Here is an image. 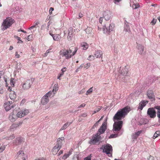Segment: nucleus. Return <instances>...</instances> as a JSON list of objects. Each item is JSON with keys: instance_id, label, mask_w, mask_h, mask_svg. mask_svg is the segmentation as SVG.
<instances>
[{"instance_id": "29", "label": "nucleus", "mask_w": 160, "mask_h": 160, "mask_svg": "<svg viewBox=\"0 0 160 160\" xmlns=\"http://www.w3.org/2000/svg\"><path fill=\"white\" fill-rule=\"evenodd\" d=\"M22 113V114L24 117L25 115H27L29 112V111L28 110L26 109H23L21 111Z\"/></svg>"}, {"instance_id": "22", "label": "nucleus", "mask_w": 160, "mask_h": 160, "mask_svg": "<svg viewBox=\"0 0 160 160\" xmlns=\"http://www.w3.org/2000/svg\"><path fill=\"white\" fill-rule=\"evenodd\" d=\"M72 122H67L66 123H65L64 125L60 129V130H62L66 129L67 127H68L71 123H72Z\"/></svg>"}, {"instance_id": "49", "label": "nucleus", "mask_w": 160, "mask_h": 160, "mask_svg": "<svg viewBox=\"0 0 160 160\" xmlns=\"http://www.w3.org/2000/svg\"><path fill=\"white\" fill-rule=\"evenodd\" d=\"M87 116V114L86 113H83L82 114L79 116V117H86Z\"/></svg>"}, {"instance_id": "35", "label": "nucleus", "mask_w": 160, "mask_h": 160, "mask_svg": "<svg viewBox=\"0 0 160 160\" xmlns=\"http://www.w3.org/2000/svg\"><path fill=\"white\" fill-rule=\"evenodd\" d=\"M129 26L127 22L125 23V25L124 26V30L127 32H128L129 30Z\"/></svg>"}, {"instance_id": "13", "label": "nucleus", "mask_w": 160, "mask_h": 160, "mask_svg": "<svg viewBox=\"0 0 160 160\" xmlns=\"http://www.w3.org/2000/svg\"><path fill=\"white\" fill-rule=\"evenodd\" d=\"M147 95L148 98L150 99L151 101L155 100V96L152 91L148 90L147 92Z\"/></svg>"}, {"instance_id": "28", "label": "nucleus", "mask_w": 160, "mask_h": 160, "mask_svg": "<svg viewBox=\"0 0 160 160\" xmlns=\"http://www.w3.org/2000/svg\"><path fill=\"white\" fill-rule=\"evenodd\" d=\"M81 46L83 48V49L84 50H86L88 47V45L86 42H82L81 44Z\"/></svg>"}, {"instance_id": "39", "label": "nucleus", "mask_w": 160, "mask_h": 160, "mask_svg": "<svg viewBox=\"0 0 160 160\" xmlns=\"http://www.w3.org/2000/svg\"><path fill=\"white\" fill-rule=\"evenodd\" d=\"M93 87H91L86 92V95H88V94L91 93L92 92L93 89H92Z\"/></svg>"}, {"instance_id": "7", "label": "nucleus", "mask_w": 160, "mask_h": 160, "mask_svg": "<svg viewBox=\"0 0 160 160\" xmlns=\"http://www.w3.org/2000/svg\"><path fill=\"white\" fill-rule=\"evenodd\" d=\"M72 51L70 48L69 50H63L62 52L60 51L61 55L62 56H65L66 59H68L72 57L71 53L72 52Z\"/></svg>"}, {"instance_id": "5", "label": "nucleus", "mask_w": 160, "mask_h": 160, "mask_svg": "<svg viewBox=\"0 0 160 160\" xmlns=\"http://www.w3.org/2000/svg\"><path fill=\"white\" fill-rule=\"evenodd\" d=\"M112 148L111 145L109 144H106L103 147V151L108 154V156H112V154L111 152H112Z\"/></svg>"}, {"instance_id": "44", "label": "nucleus", "mask_w": 160, "mask_h": 160, "mask_svg": "<svg viewBox=\"0 0 160 160\" xmlns=\"http://www.w3.org/2000/svg\"><path fill=\"white\" fill-rule=\"evenodd\" d=\"M83 64H82L80 66V67H78L77 68V69H76V72H78L79 71V70L80 69H82L83 68Z\"/></svg>"}, {"instance_id": "16", "label": "nucleus", "mask_w": 160, "mask_h": 160, "mask_svg": "<svg viewBox=\"0 0 160 160\" xmlns=\"http://www.w3.org/2000/svg\"><path fill=\"white\" fill-rule=\"evenodd\" d=\"M148 101H142L139 103L138 107V109L142 110L143 108L146 106V104L148 103Z\"/></svg>"}, {"instance_id": "53", "label": "nucleus", "mask_w": 160, "mask_h": 160, "mask_svg": "<svg viewBox=\"0 0 160 160\" xmlns=\"http://www.w3.org/2000/svg\"><path fill=\"white\" fill-rule=\"evenodd\" d=\"M84 160H91V157L90 156H88L85 158Z\"/></svg>"}, {"instance_id": "17", "label": "nucleus", "mask_w": 160, "mask_h": 160, "mask_svg": "<svg viewBox=\"0 0 160 160\" xmlns=\"http://www.w3.org/2000/svg\"><path fill=\"white\" fill-rule=\"evenodd\" d=\"M148 101H142L139 103L138 107V109L142 110L143 108L146 106V104L148 103Z\"/></svg>"}, {"instance_id": "15", "label": "nucleus", "mask_w": 160, "mask_h": 160, "mask_svg": "<svg viewBox=\"0 0 160 160\" xmlns=\"http://www.w3.org/2000/svg\"><path fill=\"white\" fill-rule=\"evenodd\" d=\"M137 48L138 50V53L141 55H143L144 53L143 52L144 47L142 45L137 43Z\"/></svg>"}, {"instance_id": "6", "label": "nucleus", "mask_w": 160, "mask_h": 160, "mask_svg": "<svg viewBox=\"0 0 160 160\" xmlns=\"http://www.w3.org/2000/svg\"><path fill=\"white\" fill-rule=\"evenodd\" d=\"M33 83L32 79H28L24 81L22 84V88L25 90L29 89Z\"/></svg>"}, {"instance_id": "40", "label": "nucleus", "mask_w": 160, "mask_h": 160, "mask_svg": "<svg viewBox=\"0 0 160 160\" xmlns=\"http://www.w3.org/2000/svg\"><path fill=\"white\" fill-rule=\"evenodd\" d=\"M15 138V136L14 134H12L11 136H10L9 137H6L5 138L7 140H10V139H12Z\"/></svg>"}, {"instance_id": "31", "label": "nucleus", "mask_w": 160, "mask_h": 160, "mask_svg": "<svg viewBox=\"0 0 160 160\" xmlns=\"http://www.w3.org/2000/svg\"><path fill=\"white\" fill-rule=\"evenodd\" d=\"M160 135V131H157L156 132L154 133L153 136V138L155 139L156 138H157L158 136Z\"/></svg>"}, {"instance_id": "34", "label": "nucleus", "mask_w": 160, "mask_h": 160, "mask_svg": "<svg viewBox=\"0 0 160 160\" xmlns=\"http://www.w3.org/2000/svg\"><path fill=\"white\" fill-rule=\"evenodd\" d=\"M14 106V105H12V106H10V105H7L5 107V109H6V110L7 111H8L10 109H11L12 108H13Z\"/></svg>"}, {"instance_id": "58", "label": "nucleus", "mask_w": 160, "mask_h": 160, "mask_svg": "<svg viewBox=\"0 0 160 160\" xmlns=\"http://www.w3.org/2000/svg\"><path fill=\"white\" fill-rule=\"evenodd\" d=\"M103 17H100L99 18V22L101 23V24H102V21H103Z\"/></svg>"}, {"instance_id": "60", "label": "nucleus", "mask_w": 160, "mask_h": 160, "mask_svg": "<svg viewBox=\"0 0 160 160\" xmlns=\"http://www.w3.org/2000/svg\"><path fill=\"white\" fill-rule=\"evenodd\" d=\"M12 103V102H8L7 103H6L5 105H10V106H11V104Z\"/></svg>"}, {"instance_id": "57", "label": "nucleus", "mask_w": 160, "mask_h": 160, "mask_svg": "<svg viewBox=\"0 0 160 160\" xmlns=\"http://www.w3.org/2000/svg\"><path fill=\"white\" fill-rule=\"evenodd\" d=\"M15 56L17 58H19L20 57V55L18 54L17 52H15Z\"/></svg>"}, {"instance_id": "32", "label": "nucleus", "mask_w": 160, "mask_h": 160, "mask_svg": "<svg viewBox=\"0 0 160 160\" xmlns=\"http://www.w3.org/2000/svg\"><path fill=\"white\" fill-rule=\"evenodd\" d=\"M92 28L90 27H88L86 29V32L88 34H91L92 32Z\"/></svg>"}, {"instance_id": "41", "label": "nucleus", "mask_w": 160, "mask_h": 160, "mask_svg": "<svg viewBox=\"0 0 160 160\" xmlns=\"http://www.w3.org/2000/svg\"><path fill=\"white\" fill-rule=\"evenodd\" d=\"M58 151L57 150H56L53 148V149L52 150V152L53 154L54 155H55L57 154L58 152Z\"/></svg>"}, {"instance_id": "52", "label": "nucleus", "mask_w": 160, "mask_h": 160, "mask_svg": "<svg viewBox=\"0 0 160 160\" xmlns=\"http://www.w3.org/2000/svg\"><path fill=\"white\" fill-rule=\"evenodd\" d=\"M90 66V63H88L84 65V68H88Z\"/></svg>"}, {"instance_id": "25", "label": "nucleus", "mask_w": 160, "mask_h": 160, "mask_svg": "<svg viewBox=\"0 0 160 160\" xmlns=\"http://www.w3.org/2000/svg\"><path fill=\"white\" fill-rule=\"evenodd\" d=\"M154 108L158 110L157 112V117L160 119V106H157L154 107Z\"/></svg>"}, {"instance_id": "24", "label": "nucleus", "mask_w": 160, "mask_h": 160, "mask_svg": "<svg viewBox=\"0 0 160 160\" xmlns=\"http://www.w3.org/2000/svg\"><path fill=\"white\" fill-rule=\"evenodd\" d=\"M15 115L14 116V115L13 114H11L9 115V119L10 121L12 122H14L15 121L16 119Z\"/></svg>"}, {"instance_id": "37", "label": "nucleus", "mask_w": 160, "mask_h": 160, "mask_svg": "<svg viewBox=\"0 0 160 160\" xmlns=\"http://www.w3.org/2000/svg\"><path fill=\"white\" fill-rule=\"evenodd\" d=\"M52 93V92L51 91H49L45 95L43 96V97H45L46 98H48V97H50L51 96V95Z\"/></svg>"}, {"instance_id": "26", "label": "nucleus", "mask_w": 160, "mask_h": 160, "mask_svg": "<svg viewBox=\"0 0 160 160\" xmlns=\"http://www.w3.org/2000/svg\"><path fill=\"white\" fill-rule=\"evenodd\" d=\"M52 38L53 40L55 41H58L60 39V35L58 34H54Z\"/></svg>"}, {"instance_id": "63", "label": "nucleus", "mask_w": 160, "mask_h": 160, "mask_svg": "<svg viewBox=\"0 0 160 160\" xmlns=\"http://www.w3.org/2000/svg\"><path fill=\"white\" fill-rule=\"evenodd\" d=\"M63 153V151L62 150H60L59 152L58 153V156H59L61 154H62Z\"/></svg>"}, {"instance_id": "36", "label": "nucleus", "mask_w": 160, "mask_h": 160, "mask_svg": "<svg viewBox=\"0 0 160 160\" xmlns=\"http://www.w3.org/2000/svg\"><path fill=\"white\" fill-rule=\"evenodd\" d=\"M17 155L18 156H23L24 155V153L22 151H20L17 153Z\"/></svg>"}, {"instance_id": "8", "label": "nucleus", "mask_w": 160, "mask_h": 160, "mask_svg": "<svg viewBox=\"0 0 160 160\" xmlns=\"http://www.w3.org/2000/svg\"><path fill=\"white\" fill-rule=\"evenodd\" d=\"M114 27V24L112 23L109 24L108 27H106V25H105L102 28L103 31L104 33L107 32H110L112 31Z\"/></svg>"}, {"instance_id": "20", "label": "nucleus", "mask_w": 160, "mask_h": 160, "mask_svg": "<svg viewBox=\"0 0 160 160\" xmlns=\"http://www.w3.org/2000/svg\"><path fill=\"white\" fill-rule=\"evenodd\" d=\"M102 52L100 50H98L95 52L94 53V56L96 58H102Z\"/></svg>"}, {"instance_id": "47", "label": "nucleus", "mask_w": 160, "mask_h": 160, "mask_svg": "<svg viewBox=\"0 0 160 160\" xmlns=\"http://www.w3.org/2000/svg\"><path fill=\"white\" fill-rule=\"evenodd\" d=\"M88 59L89 60H92L94 59V57L93 55H90Z\"/></svg>"}, {"instance_id": "50", "label": "nucleus", "mask_w": 160, "mask_h": 160, "mask_svg": "<svg viewBox=\"0 0 160 160\" xmlns=\"http://www.w3.org/2000/svg\"><path fill=\"white\" fill-rule=\"evenodd\" d=\"M134 6H135V7L134 8V9H137L140 7V5L138 3L134 4Z\"/></svg>"}, {"instance_id": "2", "label": "nucleus", "mask_w": 160, "mask_h": 160, "mask_svg": "<svg viewBox=\"0 0 160 160\" xmlns=\"http://www.w3.org/2000/svg\"><path fill=\"white\" fill-rule=\"evenodd\" d=\"M14 22V20L12 18H7L4 20L1 26L2 30L4 31L9 28Z\"/></svg>"}, {"instance_id": "51", "label": "nucleus", "mask_w": 160, "mask_h": 160, "mask_svg": "<svg viewBox=\"0 0 160 160\" xmlns=\"http://www.w3.org/2000/svg\"><path fill=\"white\" fill-rule=\"evenodd\" d=\"M85 105L86 104L85 103H83L79 106L77 108H81L84 107L85 106Z\"/></svg>"}, {"instance_id": "33", "label": "nucleus", "mask_w": 160, "mask_h": 160, "mask_svg": "<svg viewBox=\"0 0 160 160\" xmlns=\"http://www.w3.org/2000/svg\"><path fill=\"white\" fill-rule=\"evenodd\" d=\"M15 79L13 78H11L10 79V82L11 85L12 87L14 86V84L15 83Z\"/></svg>"}, {"instance_id": "4", "label": "nucleus", "mask_w": 160, "mask_h": 160, "mask_svg": "<svg viewBox=\"0 0 160 160\" xmlns=\"http://www.w3.org/2000/svg\"><path fill=\"white\" fill-rule=\"evenodd\" d=\"M114 123L113 125V131L114 133L119 132L121 130L123 124L122 121H114Z\"/></svg>"}, {"instance_id": "61", "label": "nucleus", "mask_w": 160, "mask_h": 160, "mask_svg": "<svg viewBox=\"0 0 160 160\" xmlns=\"http://www.w3.org/2000/svg\"><path fill=\"white\" fill-rule=\"evenodd\" d=\"M66 68H62L61 70V71L62 72H64L66 71Z\"/></svg>"}, {"instance_id": "3", "label": "nucleus", "mask_w": 160, "mask_h": 160, "mask_svg": "<svg viewBox=\"0 0 160 160\" xmlns=\"http://www.w3.org/2000/svg\"><path fill=\"white\" fill-rule=\"evenodd\" d=\"M102 139V138L98 133L93 134L92 139L89 142V143L91 145L99 144L100 143V141Z\"/></svg>"}, {"instance_id": "18", "label": "nucleus", "mask_w": 160, "mask_h": 160, "mask_svg": "<svg viewBox=\"0 0 160 160\" xmlns=\"http://www.w3.org/2000/svg\"><path fill=\"white\" fill-rule=\"evenodd\" d=\"M119 73L122 75L126 76L128 72V68H127V66H125L122 69V70H119Z\"/></svg>"}, {"instance_id": "62", "label": "nucleus", "mask_w": 160, "mask_h": 160, "mask_svg": "<svg viewBox=\"0 0 160 160\" xmlns=\"http://www.w3.org/2000/svg\"><path fill=\"white\" fill-rule=\"evenodd\" d=\"M18 126V125L15 124H12L11 127L12 128L13 127H17Z\"/></svg>"}, {"instance_id": "30", "label": "nucleus", "mask_w": 160, "mask_h": 160, "mask_svg": "<svg viewBox=\"0 0 160 160\" xmlns=\"http://www.w3.org/2000/svg\"><path fill=\"white\" fill-rule=\"evenodd\" d=\"M122 134V133L120 134H119V135L118 134H117H117H112L109 137V138H116L118 137V136L121 135Z\"/></svg>"}, {"instance_id": "9", "label": "nucleus", "mask_w": 160, "mask_h": 160, "mask_svg": "<svg viewBox=\"0 0 160 160\" xmlns=\"http://www.w3.org/2000/svg\"><path fill=\"white\" fill-rule=\"evenodd\" d=\"M64 139V138L63 137L59 138L57 140V143L53 148L59 151L61 148L62 141V140H63Z\"/></svg>"}, {"instance_id": "10", "label": "nucleus", "mask_w": 160, "mask_h": 160, "mask_svg": "<svg viewBox=\"0 0 160 160\" xmlns=\"http://www.w3.org/2000/svg\"><path fill=\"white\" fill-rule=\"evenodd\" d=\"M147 115L151 118H155L156 116V112L154 110V108H149L147 111Z\"/></svg>"}, {"instance_id": "19", "label": "nucleus", "mask_w": 160, "mask_h": 160, "mask_svg": "<svg viewBox=\"0 0 160 160\" xmlns=\"http://www.w3.org/2000/svg\"><path fill=\"white\" fill-rule=\"evenodd\" d=\"M72 27L69 28L68 29V39L69 41L71 40L72 37Z\"/></svg>"}, {"instance_id": "23", "label": "nucleus", "mask_w": 160, "mask_h": 160, "mask_svg": "<svg viewBox=\"0 0 160 160\" xmlns=\"http://www.w3.org/2000/svg\"><path fill=\"white\" fill-rule=\"evenodd\" d=\"M16 95L14 91H12L9 94L10 98L12 100L14 99L16 97Z\"/></svg>"}, {"instance_id": "48", "label": "nucleus", "mask_w": 160, "mask_h": 160, "mask_svg": "<svg viewBox=\"0 0 160 160\" xmlns=\"http://www.w3.org/2000/svg\"><path fill=\"white\" fill-rule=\"evenodd\" d=\"M138 137V136L135 133V132L133 133L132 136V138L135 139H137Z\"/></svg>"}, {"instance_id": "46", "label": "nucleus", "mask_w": 160, "mask_h": 160, "mask_svg": "<svg viewBox=\"0 0 160 160\" xmlns=\"http://www.w3.org/2000/svg\"><path fill=\"white\" fill-rule=\"evenodd\" d=\"M157 21V19H155L154 18H153L152 20V21L151 23L152 25H154L155 24Z\"/></svg>"}, {"instance_id": "59", "label": "nucleus", "mask_w": 160, "mask_h": 160, "mask_svg": "<svg viewBox=\"0 0 160 160\" xmlns=\"http://www.w3.org/2000/svg\"><path fill=\"white\" fill-rule=\"evenodd\" d=\"M154 159V157L151 156H150L149 158H148V160H153Z\"/></svg>"}, {"instance_id": "38", "label": "nucleus", "mask_w": 160, "mask_h": 160, "mask_svg": "<svg viewBox=\"0 0 160 160\" xmlns=\"http://www.w3.org/2000/svg\"><path fill=\"white\" fill-rule=\"evenodd\" d=\"M22 112H21V111L18 112V113L17 114V117H18V118H21L23 117V116L22 115Z\"/></svg>"}, {"instance_id": "55", "label": "nucleus", "mask_w": 160, "mask_h": 160, "mask_svg": "<svg viewBox=\"0 0 160 160\" xmlns=\"http://www.w3.org/2000/svg\"><path fill=\"white\" fill-rule=\"evenodd\" d=\"M142 131H138L137 132H135V133L137 135L138 137V136L140 134V133H141Z\"/></svg>"}, {"instance_id": "11", "label": "nucleus", "mask_w": 160, "mask_h": 160, "mask_svg": "<svg viewBox=\"0 0 160 160\" xmlns=\"http://www.w3.org/2000/svg\"><path fill=\"white\" fill-rule=\"evenodd\" d=\"M103 17L106 20H109L112 17V15L111 12L108 10L104 11L103 13Z\"/></svg>"}, {"instance_id": "45", "label": "nucleus", "mask_w": 160, "mask_h": 160, "mask_svg": "<svg viewBox=\"0 0 160 160\" xmlns=\"http://www.w3.org/2000/svg\"><path fill=\"white\" fill-rule=\"evenodd\" d=\"M101 109V108L99 107L97 109L95 110L94 112L93 113V114H95L96 112H98Z\"/></svg>"}, {"instance_id": "56", "label": "nucleus", "mask_w": 160, "mask_h": 160, "mask_svg": "<svg viewBox=\"0 0 160 160\" xmlns=\"http://www.w3.org/2000/svg\"><path fill=\"white\" fill-rule=\"evenodd\" d=\"M16 38L18 40L20 41V43H22V41H21V40H20V38L18 36H17L16 37Z\"/></svg>"}, {"instance_id": "42", "label": "nucleus", "mask_w": 160, "mask_h": 160, "mask_svg": "<svg viewBox=\"0 0 160 160\" xmlns=\"http://www.w3.org/2000/svg\"><path fill=\"white\" fill-rule=\"evenodd\" d=\"M78 50V48L77 47H75L74 48V50L73 52L71 55H72V56L74 55L76 52H77Z\"/></svg>"}, {"instance_id": "64", "label": "nucleus", "mask_w": 160, "mask_h": 160, "mask_svg": "<svg viewBox=\"0 0 160 160\" xmlns=\"http://www.w3.org/2000/svg\"><path fill=\"white\" fill-rule=\"evenodd\" d=\"M79 17L80 18H81L83 17V14L81 13H79Z\"/></svg>"}, {"instance_id": "27", "label": "nucleus", "mask_w": 160, "mask_h": 160, "mask_svg": "<svg viewBox=\"0 0 160 160\" xmlns=\"http://www.w3.org/2000/svg\"><path fill=\"white\" fill-rule=\"evenodd\" d=\"M58 85L57 84H55L53 86V89L52 90V92L53 93V94H55L56 92L58 90Z\"/></svg>"}, {"instance_id": "21", "label": "nucleus", "mask_w": 160, "mask_h": 160, "mask_svg": "<svg viewBox=\"0 0 160 160\" xmlns=\"http://www.w3.org/2000/svg\"><path fill=\"white\" fill-rule=\"evenodd\" d=\"M45 97H43L41 99V103L43 105H45L49 102V99L46 98Z\"/></svg>"}, {"instance_id": "1", "label": "nucleus", "mask_w": 160, "mask_h": 160, "mask_svg": "<svg viewBox=\"0 0 160 160\" xmlns=\"http://www.w3.org/2000/svg\"><path fill=\"white\" fill-rule=\"evenodd\" d=\"M128 108L126 107L118 110L113 117V121H114L115 120L120 121L122 120V118H124L128 112Z\"/></svg>"}, {"instance_id": "12", "label": "nucleus", "mask_w": 160, "mask_h": 160, "mask_svg": "<svg viewBox=\"0 0 160 160\" xmlns=\"http://www.w3.org/2000/svg\"><path fill=\"white\" fill-rule=\"evenodd\" d=\"M106 128L107 126L106 123L105 122H104L100 127L97 133H98L99 134V135H100L101 134H103L105 132Z\"/></svg>"}, {"instance_id": "14", "label": "nucleus", "mask_w": 160, "mask_h": 160, "mask_svg": "<svg viewBox=\"0 0 160 160\" xmlns=\"http://www.w3.org/2000/svg\"><path fill=\"white\" fill-rule=\"evenodd\" d=\"M24 139L22 137H20L17 138L13 142V143L16 145H18L21 144L24 142Z\"/></svg>"}, {"instance_id": "43", "label": "nucleus", "mask_w": 160, "mask_h": 160, "mask_svg": "<svg viewBox=\"0 0 160 160\" xmlns=\"http://www.w3.org/2000/svg\"><path fill=\"white\" fill-rule=\"evenodd\" d=\"M70 155L68 153L65 154L63 157H62V159H67L68 157H69Z\"/></svg>"}, {"instance_id": "54", "label": "nucleus", "mask_w": 160, "mask_h": 160, "mask_svg": "<svg viewBox=\"0 0 160 160\" xmlns=\"http://www.w3.org/2000/svg\"><path fill=\"white\" fill-rule=\"evenodd\" d=\"M54 10V8L52 7L50 8V9L49 10V12L50 14H51L52 13V12Z\"/></svg>"}]
</instances>
